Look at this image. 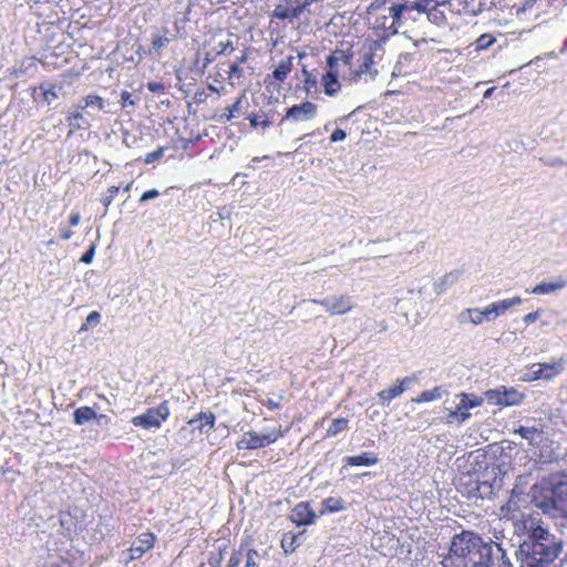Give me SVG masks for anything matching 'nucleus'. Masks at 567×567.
I'll use <instances>...</instances> for the list:
<instances>
[{
    "label": "nucleus",
    "instance_id": "1",
    "mask_svg": "<svg viewBox=\"0 0 567 567\" xmlns=\"http://www.w3.org/2000/svg\"><path fill=\"white\" fill-rule=\"evenodd\" d=\"M442 567H513L501 544L485 542L480 535L464 530L452 538Z\"/></svg>",
    "mask_w": 567,
    "mask_h": 567
},
{
    "label": "nucleus",
    "instance_id": "4",
    "mask_svg": "<svg viewBox=\"0 0 567 567\" xmlns=\"http://www.w3.org/2000/svg\"><path fill=\"white\" fill-rule=\"evenodd\" d=\"M265 560V551L259 553L248 543H243L231 553L227 567H262Z\"/></svg>",
    "mask_w": 567,
    "mask_h": 567
},
{
    "label": "nucleus",
    "instance_id": "57",
    "mask_svg": "<svg viewBox=\"0 0 567 567\" xmlns=\"http://www.w3.org/2000/svg\"><path fill=\"white\" fill-rule=\"evenodd\" d=\"M564 164H565V162L561 158H558V157L554 158L551 161L546 162V165L551 166V167H554V166H561Z\"/></svg>",
    "mask_w": 567,
    "mask_h": 567
},
{
    "label": "nucleus",
    "instance_id": "62",
    "mask_svg": "<svg viewBox=\"0 0 567 567\" xmlns=\"http://www.w3.org/2000/svg\"><path fill=\"white\" fill-rule=\"evenodd\" d=\"M386 0H382L381 2L374 1L370 4L369 10H377L381 8L382 4L385 3Z\"/></svg>",
    "mask_w": 567,
    "mask_h": 567
},
{
    "label": "nucleus",
    "instance_id": "36",
    "mask_svg": "<svg viewBox=\"0 0 567 567\" xmlns=\"http://www.w3.org/2000/svg\"><path fill=\"white\" fill-rule=\"evenodd\" d=\"M101 319V315L97 311H92L86 317L85 323L81 327V331H86L91 327H95L99 324Z\"/></svg>",
    "mask_w": 567,
    "mask_h": 567
},
{
    "label": "nucleus",
    "instance_id": "42",
    "mask_svg": "<svg viewBox=\"0 0 567 567\" xmlns=\"http://www.w3.org/2000/svg\"><path fill=\"white\" fill-rule=\"evenodd\" d=\"M164 155V148L163 147H158L156 148L155 151L146 154L145 158H144V162L146 164H151L159 158H162Z\"/></svg>",
    "mask_w": 567,
    "mask_h": 567
},
{
    "label": "nucleus",
    "instance_id": "50",
    "mask_svg": "<svg viewBox=\"0 0 567 567\" xmlns=\"http://www.w3.org/2000/svg\"><path fill=\"white\" fill-rule=\"evenodd\" d=\"M539 313H540L539 310L534 311V312H529V313L524 316L523 320L527 324L533 323V322H535L538 319Z\"/></svg>",
    "mask_w": 567,
    "mask_h": 567
},
{
    "label": "nucleus",
    "instance_id": "51",
    "mask_svg": "<svg viewBox=\"0 0 567 567\" xmlns=\"http://www.w3.org/2000/svg\"><path fill=\"white\" fill-rule=\"evenodd\" d=\"M44 95V99L51 103L53 100H56L58 99V94L55 92V89L54 87H51V89H48L47 91H44L43 93Z\"/></svg>",
    "mask_w": 567,
    "mask_h": 567
},
{
    "label": "nucleus",
    "instance_id": "64",
    "mask_svg": "<svg viewBox=\"0 0 567 567\" xmlns=\"http://www.w3.org/2000/svg\"><path fill=\"white\" fill-rule=\"evenodd\" d=\"M400 4H404L406 7V12L413 10V1H404V2H399Z\"/></svg>",
    "mask_w": 567,
    "mask_h": 567
},
{
    "label": "nucleus",
    "instance_id": "63",
    "mask_svg": "<svg viewBox=\"0 0 567 567\" xmlns=\"http://www.w3.org/2000/svg\"><path fill=\"white\" fill-rule=\"evenodd\" d=\"M386 21H388V17H386V16H384V17H382V18H380V19H378V20H377L378 27H382V28H384V29L386 30V28H388V27L385 25V24H386Z\"/></svg>",
    "mask_w": 567,
    "mask_h": 567
},
{
    "label": "nucleus",
    "instance_id": "13",
    "mask_svg": "<svg viewBox=\"0 0 567 567\" xmlns=\"http://www.w3.org/2000/svg\"><path fill=\"white\" fill-rule=\"evenodd\" d=\"M414 381V377H405L402 380H399L398 384L394 386L380 391L378 396L380 398L382 404H389L393 399L398 398L405 391L406 385L413 383Z\"/></svg>",
    "mask_w": 567,
    "mask_h": 567
},
{
    "label": "nucleus",
    "instance_id": "15",
    "mask_svg": "<svg viewBox=\"0 0 567 567\" xmlns=\"http://www.w3.org/2000/svg\"><path fill=\"white\" fill-rule=\"evenodd\" d=\"M545 380L550 381L566 369L567 359L560 357L551 362H539Z\"/></svg>",
    "mask_w": 567,
    "mask_h": 567
},
{
    "label": "nucleus",
    "instance_id": "56",
    "mask_svg": "<svg viewBox=\"0 0 567 567\" xmlns=\"http://www.w3.org/2000/svg\"><path fill=\"white\" fill-rule=\"evenodd\" d=\"M219 47H220V50L218 51V53H225L227 50L234 51V47L231 45L230 42H227V43L220 42Z\"/></svg>",
    "mask_w": 567,
    "mask_h": 567
},
{
    "label": "nucleus",
    "instance_id": "54",
    "mask_svg": "<svg viewBox=\"0 0 567 567\" xmlns=\"http://www.w3.org/2000/svg\"><path fill=\"white\" fill-rule=\"evenodd\" d=\"M456 422L460 424V413L454 409L451 410L447 415V423Z\"/></svg>",
    "mask_w": 567,
    "mask_h": 567
},
{
    "label": "nucleus",
    "instance_id": "41",
    "mask_svg": "<svg viewBox=\"0 0 567 567\" xmlns=\"http://www.w3.org/2000/svg\"><path fill=\"white\" fill-rule=\"evenodd\" d=\"M117 193H118L117 186H111L107 189V194L102 198V203L106 208L112 204V202Z\"/></svg>",
    "mask_w": 567,
    "mask_h": 567
},
{
    "label": "nucleus",
    "instance_id": "28",
    "mask_svg": "<svg viewBox=\"0 0 567 567\" xmlns=\"http://www.w3.org/2000/svg\"><path fill=\"white\" fill-rule=\"evenodd\" d=\"M79 121H83L85 126H90V124L84 121L83 115H82V110L80 109V106L76 107L75 112L70 113V115L66 118V122L70 126L69 135L73 134L74 131H78V130H81L84 127L82 124L79 123Z\"/></svg>",
    "mask_w": 567,
    "mask_h": 567
},
{
    "label": "nucleus",
    "instance_id": "27",
    "mask_svg": "<svg viewBox=\"0 0 567 567\" xmlns=\"http://www.w3.org/2000/svg\"><path fill=\"white\" fill-rule=\"evenodd\" d=\"M291 68H292V56H289L286 60L279 62V64L276 66V69L272 72V76L277 81L282 82L284 80H286V78L290 73Z\"/></svg>",
    "mask_w": 567,
    "mask_h": 567
},
{
    "label": "nucleus",
    "instance_id": "14",
    "mask_svg": "<svg viewBox=\"0 0 567 567\" xmlns=\"http://www.w3.org/2000/svg\"><path fill=\"white\" fill-rule=\"evenodd\" d=\"M269 445V440L261 439L260 434L254 431L244 433L237 443L239 450H256Z\"/></svg>",
    "mask_w": 567,
    "mask_h": 567
},
{
    "label": "nucleus",
    "instance_id": "55",
    "mask_svg": "<svg viewBox=\"0 0 567 567\" xmlns=\"http://www.w3.org/2000/svg\"><path fill=\"white\" fill-rule=\"evenodd\" d=\"M241 69L239 68L238 63H235L230 65L229 68V76H240L241 75Z\"/></svg>",
    "mask_w": 567,
    "mask_h": 567
},
{
    "label": "nucleus",
    "instance_id": "47",
    "mask_svg": "<svg viewBox=\"0 0 567 567\" xmlns=\"http://www.w3.org/2000/svg\"><path fill=\"white\" fill-rule=\"evenodd\" d=\"M372 63H373L372 56L369 55V54H365L364 55V61H363L362 65L360 66V70L357 72V75L359 76L363 72L368 71Z\"/></svg>",
    "mask_w": 567,
    "mask_h": 567
},
{
    "label": "nucleus",
    "instance_id": "22",
    "mask_svg": "<svg viewBox=\"0 0 567 567\" xmlns=\"http://www.w3.org/2000/svg\"><path fill=\"white\" fill-rule=\"evenodd\" d=\"M437 2L435 0H416L413 1V10L417 13H426L429 19H432V16L437 14Z\"/></svg>",
    "mask_w": 567,
    "mask_h": 567
},
{
    "label": "nucleus",
    "instance_id": "5",
    "mask_svg": "<svg viewBox=\"0 0 567 567\" xmlns=\"http://www.w3.org/2000/svg\"><path fill=\"white\" fill-rule=\"evenodd\" d=\"M169 415L168 402L163 401L158 406L147 409L145 413L134 416L132 423L143 429L159 427Z\"/></svg>",
    "mask_w": 567,
    "mask_h": 567
},
{
    "label": "nucleus",
    "instance_id": "16",
    "mask_svg": "<svg viewBox=\"0 0 567 567\" xmlns=\"http://www.w3.org/2000/svg\"><path fill=\"white\" fill-rule=\"evenodd\" d=\"M389 13L392 18V23L386 28V32L394 35L399 32V29L403 25L402 17L406 13V7L404 4L393 3L389 8Z\"/></svg>",
    "mask_w": 567,
    "mask_h": 567
},
{
    "label": "nucleus",
    "instance_id": "24",
    "mask_svg": "<svg viewBox=\"0 0 567 567\" xmlns=\"http://www.w3.org/2000/svg\"><path fill=\"white\" fill-rule=\"evenodd\" d=\"M73 416H74L75 424L83 425V424L87 423L89 421L97 417V414L90 406H81L74 411Z\"/></svg>",
    "mask_w": 567,
    "mask_h": 567
},
{
    "label": "nucleus",
    "instance_id": "52",
    "mask_svg": "<svg viewBox=\"0 0 567 567\" xmlns=\"http://www.w3.org/2000/svg\"><path fill=\"white\" fill-rule=\"evenodd\" d=\"M339 62V58H338V54H337V51H334L332 54H330L327 59V64L329 65L330 69H333L337 66Z\"/></svg>",
    "mask_w": 567,
    "mask_h": 567
},
{
    "label": "nucleus",
    "instance_id": "11",
    "mask_svg": "<svg viewBox=\"0 0 567 567\" xmlns=\"http://www.w3.org/2000/svg\"><path fill=\"white\" fill-rule=\"evenodd\" d=\"M155 537L152 533L141 534L128 548L130 560L138 559L154 545Z\"/></svg>",
    "mask_w": 567,
    "mask_h": 567
},
{
    "label": "nucleus",
    "instance_id": "10",
    "mask_svg": "<svg viewBox=\"0 0 567 567\" xmlns=\"http://www.w3.org/2000/svg\"><path fill=\"white\" fill-rule=\"evenodd\" d=\"M458 320L461 323H473L475 326L482 324L484 322L493 321L492 315L489 312L488 306L484 309L478 308H468L462 311L458 316Z\"/></svg>",
    "mask_w": 567,
    "mask_h": 567
},
{
    "label": "nucleus",
    "instance_id": "58",
    "mask_svg": "<svg viewBox=\"0 0 567 567\" xmlns=\"http://www.w3.org/2000/svg\"><path fill=\"white\" fill-rule=\"evenodd\" d=\"M80 215L78 213H74L70 217V225L71 226H78L80 224Z\"/></svg>",
    "mask_w": 567,
    "mask_h": 567
},
{
    "label": "nucleus",
    "instance_id": "26",
    "mask_svg": "<svg viewBox=\"0 0 567 567\" xmlns=\"http://www.w3.org/2000/svg\"><path fill=\"white\" fill-rule=\"evenodd\" d=\"M524 399V395L514 388L503 386V405H518Z\"/></svg>",
    "mask_w": 567,
    "mask_h": 567
},
{
    "label": "nucleus",
    "instance_id": "60",
    "mask_svg": "<svg viewBox=\"0 0 567 567\" xmlns=\"http://www.w3.org/2000/svg\"><path fill=\"white\" fill-rule=\"evenodd\" d=\"M72 234H73V233H72L71 230H69V229H63V230L61 231V239H63V240H68V239H70V238L72 237Z\"/></svg>",
    "mask_w": 567,
    "mask_h": 567
},
{
    "label": "nucleus",
    "instance_id": "19",
    "mask_svg": "<svg viewBox=\"0 0 567 567\" xmlns=\"http://www.w3.org/2000/svg\"><path fill=\"white\" fill-rule=\"evenodd\" d=\"M567 286V279L558 278L555 281L550 282H540L536 285L533 289V293L535 295H549L555 291L561 290Z\"/></svg>",
    "mask_w": 567,
    "mask_h": 567
},
{
    "label": "nucleus",
    "instance_id": "45",
    "mask_svg": "<svg viewBox=\"0 0 567 567\" xmlns=\"http://www.w3.org/2000/svg\"><path fill=\"white\" fill-rule=\"evenodd\" d=\"M346 137H347V133L341 128H337L332 132V134L330 136V141L332 143H336V142L346 140Z\"/></svg>",
    "mask_w": 567,
    "mask_h": 567
},
{
    "label": "nucleus",
    "instance_id": "38",
    "mask_svg": "<svg viewBox=\"0 0 567 567\" xmlns=\"http://www.w3.org/2000/svg\"><path fill=\"white\" fill-rule=\"evenodd\" d=\"M169 39L165 34H157L152 41V47L157 53H159V51L167 47Z\"/></svg>",
    "mask_w": 567,
    "mask_h": 567
},
{
    "label": "nucleus",
    "instance_id": "2",
    "mask_svg": "<svg viewBox=\"0 0 567 567\" xmlns=\"http://www.w3.org/2000/svg\"><path fill=\"white\" fill-rule=\"evenodd\" d=\"M525 537L516 550L518 567H555L564 540L539 520L524 523Z\"/></svg>",
    "mask_w": 567,
    "mask_h": 567
},
{
    "label": "nucleus",
    "instance_id": "3",
    "mask_svg": "<svg viewBox=\"0 0 567 567\" xmlns=\"http://www.w3.org/2000/svg\"><path fill=\"white\" fill-rule=\"evenodd\" d=\"M530 502L544 515L567 520V475L554 477L548 484L534 486Z\"/></svg>",
    "mask_w": 567,
    "mask_h": 567
},
{
    "label": "nucleus",
    "instance_id": "7",
    "mask_svg": "<svg viewBox=\"0 0 567 567\" xmlns=\"http://www.w3.org/2000/svg\"><path fill=\"white\" fill-rule=\"evenodd\" d=\"M318 114V106L309 101L301 104H295L289 107L286 112L285 120H291L293 122H306L315 118Z\"/></svg>",
    "mask_w": 567,
    "mask_h": 567
},
{
    "label": "nucleus",
    "instance_id": "32",
    "mask_svg": "<svg viewBox=\"0 0 567 567\" xmlns=\"http://www.w3.org/2000/svg\"><path fill=\"white\" fill-rule=\"evenodd\" d=\"M515 433L519 434L532 445L534 444L536 436H538L542 432L535 426H519L517 430H515Z\"/></svg>",
    "mask_w": 567,
    "mask_h": 567
},
{
    "label": "nucleus",
    "instance_id": "35",
    "mask_svg": "<svg viewBox=\"0 0 567 567\" xmlns=\"http://www.w3.org/2000/svg\"><path fill=\"white\" fill-rule=\"evenodd\" d=\"M84 105L80 106L81 110H84L85 107H96L97 110H103L104 103L103 99L99 95H87L84 99Z\"/></svg>",
    "mask_w": 567,
    "mask_h": 567
},
{
    "label": "nucleus",
    "instance_id": "25",
    "mask_svg": "<svg viewBox=\"0 0 567 567\" xmlns=\"http://www.w3.org/2000/svg\"><path fill=\"white\" fill-rule=\"evenodd\" d=\"M474 484H475V487H473L470 491V495L472 497L489 498L491 495L493 494V485L489 482H487V481L474 482Z\"/></svg>",
    "mask_w": 567,
    "mask_h": 567
},
{
    "label": "nucleus",
    "instance_id": "40",
    "mask_svg": "<svg viewBox=\"0 0 567 567\" xmlns=\"http://www.w3.org/2000/svg\"><path fill=\"white\" fill-rule=\"evenodd\" d=\"M246 99V95L245 93H243L238 99L237 101L228 107L229 111H231V113L236 116H238L239 114H243L244 113V106H243V103Z\"/></svg>",
    "mask_w": 567,
    "mask_h": 567
},
{
    "label": "nucleus",
    "instance_id": "23",
    "mask_svg": "<svg viewBox=\"0 0 567 567\" xmlns=\"http://www.w3.org/2000/svg\"><path fill=\"white\" fill-rule=\"evenodd\" d=\"M322 83L324 87V93L329 96L336 95L340 90V83L338 81V76L333 72H328L322 78Z\"/></svg>",
    "mask_w": 567,
    "mask_h": 567
},
{
    "label": "nucleus",
    "instance_id": "44",
    "mask_svg": "<svg viewBox=\"0 0 567 567\" xmlns=\"http://www.w3.org/2000/svg\"><path fill=\"white\" fill-rule=\"evenodd\" d=\"M95 254V245H91L90 248L82 255L80 261L84 264H91Z\"/></svg>",
    "mask_w": 567,
    "mask_h": 567
},
{
    "label": "nucleus",
    "instance_id": "21",
    "mask_svg": "<svg viewBox=\"0 0 567 567\" xmlns=\"http://www.w3.org/2000/svg\"><path fill=\"white\" fill-rule=\"evenodd\" d=\"M460 278L458 271H451L443 277L440 278L439 281L434 284V291L437 296L445 292L450 287H452Z\"/></svg>",
    "mask_w": 567,
    "mask_h": 567
},
{
    "label": "nucleus",
    "instance_id": "34",
    "mask_svg": "<svg viewBox=\"0 0 567 567\" xmlns=\"http://www.w3.org/2000/svg\"><path fill=\"white\" fill-rule=\"evenodd\" d=\"M524 380L525 381L545 380V377H544V373L542 371L539 362L538 363H533L529 367V371L524 377Z\"/></svg>",
    "mask_w": 567,
    "mask_h": 567
},
{
    "label": "nucleus",
    "instance_id": "48",
    "mask_svg": "<svg viewBox=\"0 0 567 567\" xmlns=\"http://www.w3.org/2000/svg\"><path fill=\"white\" fill-rule=\"evenodd\" d=\"M234 117H235V115L231 113V111H229L228 107H226L224 110V112L218 116V122L227 123V122L231 121Z\"/></svg>",
    "mask_w": 567,
    "mask_h": 567
},
{
    "label": "nucleus",
    "instance_id": "30",
    "mask_svg": "<svg viewBox=\"0 0 567 567\" xmlns=\"http://www.w3.org/2000/svg\"><path fill=\"white\" fill-rule=\"evenodd\" d=\"M344 509V504H343V501L341 498H337V497H328L326 498L323 502H322V509H321V513L322 514H326V513H337V512H340Z\"/></svg>",
    "mask_w": 567,
    "mask_h": 567
},
{
    "label": "nucleus",
    "instance_id": "33",
    "mask_svg": "<svg viewBox=\"0 0 567 567\" xmlns=\"http://www.w3.org/2000/svg\"><path fill=\"white\" fill-rule=\"evenodd\" d=\"M348 426V420L344 419V417H338V419H334L331 423V425L329 426V429L327 430V435L328 436H336L338 433L342 432L343 430H346Z\"/></svg>",
    "mask_w": 567,
    "mask_h": 567
},
{
    "label": "nucleus",
    "instance_id": "59",
    "mask_svg": "<svg viewBox=\"0 0 567 567\" xmlns=\"http://www.w3.org/2000/svg\"><path fill=\"white\" fill-rule=\"evenodd\" d=\"M148 89L151 92H158L159 90L163 89V85L161 83H148Z\"/></svg>",
    "mask_w": 567,
    "mask_h": 567
},
{
    "label": "nucleus",
    "instance_id": "6",
    "mask_svg": "<svg viewBox=\"0 0 567 567\" xmlns=\"http://www.w3.org/2000/svg\"><path fill=\"white\" fill-rule=\"evenodd\" d=\"M310 302L321 305L330 316H341L353 308L352 297L348 295H333L321 300L312 299Z\"/></svg>",
    "mask_w": 567,
    "mask_h": 567
},
{
    "label": "nucleus",
    "instance_id": "8",
    "mask_svg": "<svg viewBox=\"0 0 567 567\" xmlns=\"http://www.w3.org/2000/svg\"><path fill=\"white\" fill-rule=\"evenodd\" d=\"M456 399H458V402L455 410L460 413V424L470 419V409L481 406L484 402V399L475 393L462 392L456 395Z\"/></svg>",
    "mask_w": 567,
    "mask_h": 567
},
{
    "label": "nucleus",
    "instance_id": "12",
    "mask_svg": "<svg viewBox=\"0 0 567 567\" xmlns=\"http://www.w3.org/2000/svg\"><path fill=\"white\" fill-rule=\"evenodd\" d=\"M291 520L298 525H310L315 523L316 514L308 503H299L292 509Z\"/></svg>",
    "mask_w": 567,
    "mask_h": 567
},
{
    "label": "nucleus",
    "instance_id": "9",
    "mask_svg": "<svg viewBox=\"0 0 567 567\" xmlns=\"http://www.w3.org/2000/svg\"><path fill=\"white\" fill-rule=\"evenodd\" d=\"M215 424V415L212 412H202L196 417L187 422V427L192 433L197 432L200 434H208Z\"/></svg>",
    "mask_w": 567,
    "mask_h": 567
},
{
    "label": "nucleus",
    "instance_id": "53",
    "mask_svg": "<svg viewBox=\"0 0 567 567\" xmlns=\"http://www.w3.org/2000/svg\"><path fill=\"white\" fill-rule=\"evenodd\" d=\"M337 54H338L339 61H342L346 65L350 64V61H351V58H352L351 54H348V53H346L343 51H337Z\"/></svg>",
    "mask_w": 567,
    "mask_h": 567
},
{
    "label": "nucleus",
    "instance_id": "18",
    "mask_svg": "<svg viewBox=\"0 0 567 567\" xmlns=\"http://www.w3.org/2000/svg\"><path fill=\"white\" fill-rule=\"evenodd\" d=\"M522 303L520 297H514L512 299H504L499 301H495L488 305L489 312L492 315L493 320L505 313L509 308L514 306H518Z\"/></svg>",
    "mask_w": 567,
    "mask_h": 567
},
{
    "label": "nucleus",
    "instance_id": "46",
    "mask_svg": "<svg viewBox=\"0 0 567 567\" xmlns=\"http://www.w3.org/2000/svg\"><path fill=\"white\" fill-rule=\"evenodd\" d=\"M159 195L158 190L153 188L144 192L140 198L141 203L147 202L150 199H154Z\"/></svg>",
    "mask_w": 567,
    "mask_h": 567
},
{
    "label": "nucleus",
    "instance_id": "49",
    "mask_svg": "<svg viewBox=\"0 0 567 567\" xmlns=\"http://www.w3.org/2000/svg\"><path fill=\"white\" fill-rule=\"evenodd\" d=\"M121 102H122V106L123 107H126L128 105H134L135 102L132 100V95L130 92H126L124 91L122 94H121Z\"/></svg>",
    "mask_w": 567,
    "mask_h": 567
},
{
    "label": "nucleus",
    "instance_id": "31",
    "mask_svg": "<svg viewBox=\"0 0 567 567\" xmlns=\"http://www.w3.org/2000/svg\"><path fill=\"white\" fill-rule=\"evenodd\" d=\"M482 398L489 404L503 405V386L485 391Z\"/></svg>",
    "mask_w": 567,
    "mask_h": 567
},
{
    "label": "nucleus",
    "instance_id": "29",
    "mask_svg": "<svg viewBox=\"0 0 567 567\" xmlns=\"http://www.w3.org/2000/svg\"><path fill=\"white\" fill-rule=\"evenodd\" d=\"M443 395V391L441 386H435L432 390H425L420 393V395L413 401L416 403H427L432 401L440 400Z\"/></svg>",
    "mask_w": 567,
    "mask_h": 567
},
{
    "label": "nucleus",
    "instance_id": "39",
    "mask_svg": "<svg viewBox=\"0 0 567 567\" xmlns=\"http://www.w3.org/2000/svg\"><path fill=\"white\" fill-rule=\"evenodd\" d=\"M494 42L495 39L491 34L484 33L480 35L478 39L476 40V49L485 50L488 47H491Z\"/></svg>",
    "mask_w": 567,
    "mask_h": 567
},
{
    "label": "nucleus",
    "instance_id": "17",
    "mask_svg": "<svg viewBox=\"0 0 567 567\" xmlns=\"http://www.w3.org/2000/svg\"><path fill=\"white\" fill-rule=\"evenodd\" d=\"M342 462L350 466H372L379 462V457L373 452H363L360 455L346 456Z\"/></svg>",
    "mask_w": 567,
    "mask_h": 567
},
{
    "label": "nucleus",
    "instance_id": "37",
    "mask_svg": "<svg viewBox=\"0 0 567 567\" xmlns=\"http://www.w3.org/2000/svg\"><path fill=\"white\" fill-rule=\"evenodd\" d=\"M261 439L269 440V444L276 442L282 434L279 429H266L259 433Z\"/></svg>",
    "mask_w": 567,
    "mask_h": 567
},
{
    "label": "nucleus",
    "instance_id": "61",
    "mask_svg": "<svg viewBox=\"0 0 567 567\" xmlns=\"http://www.w3.org/2000/svg\"><path fill=\"white\" fill-rule=\"evenodd\" d=\"M268 405H269L271 409H279V408H280V399H279V400H272V399H269V400H268Z\"/></svg>",
    "mask_w": 567,
    "mask_h": 567
},
{
    "label": "nucleus",
    "instance_id": "20",
    "mask_svg": "<svg viewBox=\"0 0 567 567\" xmlns=\"http://www.w3.org/2000/svg\"><path fill=\"white\" fill-rule=\"evenodd\" d=\"M306 10V6L300 4L295 8H288L284 6H277L274 10V17L280 20L285 19H298L302 12Z\"/></svg>",
    "mask_w": 567,
    "mask_h": 567
},
{
    "label": "nucleus",
    "instance_id": "43",
    "mask_svg": "<svg viewBox=\"0 0 567 567\" xmlns=\"http://www.w3.org/2000/svg\"><path fill=\"white\" fill-rule=\"evenodd\" d=\"M249 122H250V125L255 128L258 127L259 125H261L264 127H269L271 125V122L269 120L259 121L258 115H250Z\"/></svg>",
    "mask_w": 567,
    "mask_h": 567
}]
</instances>
